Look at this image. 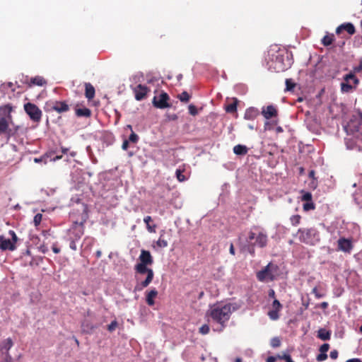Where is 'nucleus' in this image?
Masks as SVG:
<instances>
[{
	"label": "nucleus",
	"mask_w": 362,
	"mask_h": 362,
	"mask_svg": "<svg viewBox=\"0 0 362 362\" xmlns=\"http://www.w3.org/2000/svg\"><path fill=\"white\" fill-rule=\"evenodd\" d=\"M233 310L232 309V304H214L211 306L206 313L213 322L218 324L220 328L216 330L221 332L226 327L227 322L229 320Z\"/></svg>",
	"instance_id": "f257e3e1"
},
{
	"label": "nucleus",
	"mask_w": 362,
	"mask_h": 362,
	"mask_svg": "<svg viewBox=\"0 0 362 362\" xmlns=\"http://www.w3.org/2000/svg\"><path fill=\"white\" fill-rule=\"evenodd\" d=\"M267 235L262 231H259L257 233L253 231H250L247 238V251L252 255H255V247H264L267 245Z\"/></svg>",
	"instance_id": "f03ea898"
},
{
	"label": "nucleus",
	"mask_w": 362,
	"mask_h": 362,
	"mask_svg": "<svg viewBox=\"0 0 362 362\" xmlns=\"http://www.w3.org/2000/svg\"><path fill=\"white\" fill-rule=\"evenodd\" d=\"M148 264L138 263L135 265L134 269L136 273L140 274H147L146 279L140 283H138L134 287V291H141L144 288H146L153 281L154 273L153 269L147 267Z\"/></svg>",
	"instance_id": "7ed1b4c3"
},
{
	"label": "nucleus",
	"mask_w": 362,
	"mask_h": 362,
	"mask_svg": "<svg viewBox=\"0 0 362 362\" xmlns=\"http://www.w3.org/2000/svg\"><path fill=\"white\" fill-rule=\"evenodd\" d=\"M297 234L299 240L308 245H314L320 241L319 233L315 228H299Z\"/></svg>",
	"instance_id": "20e7f679"
},
{
	"label": "nucleus",
	"mask_w": 362,
	"mask_h": 362,
	"mask_svg": "<svg viewBox=\"0 0 362 362\" xmlns=\"http://www.w3.org/2000/svg\"><path fill=\"white\" fill-rule=\"evenodd\" d=\"M278 267L272 263H269L262 270L257 273V279L262 282L272 281L275 279Z\"/></svg>",
	"instance_id": "39448f33"
},
{
	"label": "nucleus",
	"mask_w": 362,
	"mask_h": 362,
	"mask_svg": "<svg viewBox=\"0 0 362 362\" xmlns=\"http://www.w3.org/2000/svg\"><path fill=\"white\" fill-rule=\"evenodd\" d=\"M8 234L11 239L6 238L4 235H0V250L2 251H13L16 249V243L18 238L16 233L10 230Z\"/></svg>",
	"instance_id": "423d86ee"
},
{
	"label": "nucleus",
	"mask_w": 362,
	"mask_h": 362,
	"mask_svg": "<svg viewBox=\"0 0 362 362\" xmlns=\"http://www.w3.org/2000/svg\"><path fill=\"white\" fill-rule=\"evenodd\" d=\"M343 79L344 82L341 83V90L343 93L351 92L359 83L358 78L352 73L344 75Z\"/></svg>",
	"instance_id": "0eeeda50"
},
{
	"label": "nucleus",
	"mask_w": 362,
	"mask_h": 362,
	"mask_svg": "<svg viewBox=\"0 0 362 362\" xmlns=\"http://www.w3.org/2000/svg\"><path fill=\"white\" fill-rule=\"evenodd\" d=\"M45 110L47 112L55 111L62 114L68 112L70 107L66 101L50 100L46 103Z\"/></svg>",
	"instance_id": "6e6552de"
},
{
	"label": "nucleus",
	"mask_w": 362,
	"mask_h": 362,
	"mask_svg": "<svg viewBox=\"0 0 362 362\" xmlns=\"http://www.w3.org/2000/svg\"><path fill=\"white\" fill-rule=\"evenodd\" d=\"M24 110L33 122H38L42 118L41 110L34 103H27L24 105Z\"/></svg>",
	"instance_id": "1a4fd4ad"
},
{
	"label": "nucleus",
	"mask_w": 362,
	"mask_h": 362,
	"mask_svg": "<svg viewBox=\"0 0 362 362\" xmlns=\"http://www.w3.org/2000/svg\"><path fill=\"white\" fill-rule=\"evenodd\" d=\"M170 97L165 92H162L158 96H154L152 103L154 107L159 109H165L170 107L168 103Z\"/></svg>",
	"instance_id": "9d476101"
},
{
	"label": "nucleus",
	"mask_w": 362,
	"mask_h": 362,
	"mask_svg": "<svg viewBox=\"0 0 362 362\" xmlns=\"http://www.w3.org/2000/svg\"><path fill=\"white\" fill-rule=\"evenodd\" d=\"M290 65L288 60L286 63L284 62V55L279 54L276 56L275 59L272 62L271 68L274 69L276 72H282L286 70Z\"/></svg>",
	"instance_id": "9b49d317"
},
{
	"label": "nucleus",
	"mask_w": 362,
	"mask_h": 362,
	"mask_svg": "<svg viewBox=\"0 0 362 362\" xmlns=\"http://www.w3.org/2000/svg\"><path fill=\"white\" fill-rule=\"evenodd\" d=\"M85 220L81 222H74L72 226L69 228V231L70 236L76 240H79L84 234V223Z\"/></svg>",
	"instance_id": "f8f14e48"
},
{
	"label": "nucleus",
	"mask_w": 362,
	"mask_h": 362,
	"mask_svg": "<svg viewBox=\"0 0 362 362\" xmlns=\"http://www.w3.org/2000/svg\"><path fill=\"white\" fill-rule=\"evenodd\" d=\"M150 91L151 90L148 86L142 84H139L133 88L134 98L138 101L144 100Z\"/></svg>",
	"instance_id": "ddd939ff"
},
{
	"label": "nucleus",
	"mask_w": 362,
	"mask_h": 362,
	"mask_svg": "<svg viewBox=\"0 0 362 362\" xmlns=\"http://www.w3.org/2000/svg\"><path fill=\"white\" fill-rule=\"evenodd\" d=\"M282 305L277 299H274L272 305V310L268 312V316L272 320H276L279 318V313L282 309Z\"/></svg>",
	"instance_id": "4468645a"
},
{
	"label": "nucleus",
	"mask_w": 362,
	"mask_h": 362,
	"mask_svg": "<svg viewBox=\"0 0 362 362\" xmlns=\"http://www.w3.org/2000/svg\"><path fill=\"white\" fill-rule=\"evenodd\" d=\"M23 83L27 84L30 88L33 86H44L47 85V81L40 76H37L30 78H29L28 76H25Z\"/></svg>",
	"instance_id": "2eb2a0df"
},
{
	"label": "nucleus",
	"mask_w": 362,
	"mask_h": 362,
	"mask_svg": "<svg viewBox=\"0 0 362 362\" xmlns=\"http://www.w3.org/2000/svg\"><path fill=\"white\" fill-rule=\"evenodd\" d=\"M338 250L344 252L350 253L353 248V244L350 239L340 238L337 241Z\"/></svg>",
	"instance_id": "dca6fc26"
},
{
	"label": "nucleus",
	"mask_w": 362,
	"mask_h": 362,
	"mask_svg": "<svg viewBox=\"0 0 362 362\" xmlns=\"http://www.w3.org/2000/svg\"><path fill=\"white\" fill-rule=\"evenodd\" d=\"M13 111V106L11 104H6L0 107V117L5 118L8 122H11V112Z\"/></svg>",
	"instance_id": "f3484780"
},
{
	"label": "nucleus",
	"mask_w": 362,
	"mask_h": 362,
	"mask_svg": "<svg viewBox=\"0 0 362 362\" xmlns=\"http://www.w3.org/2000/svg\"><path fill=\"white\" fill-rule=\"evenodd\" d=\"M343 30L346 31L350 35L356 33L355 27L351 23H344L339 25L336 28V33L340 35Z\"/></svg>",
	"instance_id": "a211bd4d"
},
{
	"label": "nucleus",
	"mask_w": 362,
	"mask_h": 362,
	"mask_svg": "<svg viewBox=\"0 0 362 362\" xmlns=\"http://www.w3.org/2000/svg\"><path fill=\"white\" fill-rule=\"evenodd\" d=\"M262 114L264 118L269 119L277 116V110L273 105H268L266 107H263Z\"/></svg>",
	"instance_id": "6ab92c4d"
},
{
	"label": "nucleus",
	"mask_w": 362,
	"mask_h": 362,
	"mask_svg": "<svg viewBox=\"0 0 362 362\" xmlns=\"http://www.w3.org/2000/svg\"><path fill=\"white\" fill-rule=\"evenodd\" d=\"M139 263L151 265L153 262V257L149 251L142 250L139 256Z\"/></svg>",
	"instance_id": "aec40b11"
},
{
	"label": "nucleus",
	"mask_w": 362,
	"mask_h": 362,
	"mask_svg": "<svg viewBox=\"0 0 362 362\" xmlns=\"http://www.w3.org/2000/svg\"><path fill=\"white\" fill-rule=\"evenodd\" d=\"M259 115V112L256 107H249L245 110L244 118L247 120H254Z\"/></svg>",
	"instance_id": "412c9836"
},
{
	"label": "nucleus",
	"mask_w": 362,
	"mask_h": 362,
	"mask_svg": "<svg viewBox=\"0 0 362 362\" xmlns=\"http://www.w3.org/2000/svg\"><path fill=\"white\" fill-rule=\"evenodd\" d=\"M76 115L78 117H90L91 116V110L87 107H80L77 104L75 107Z\"/></svg>",
	"instance_id": "4be33fe9"
},
{
	"label": "nucleus",
	"mask_w": 362,
	"mask_h": 362,
	"mask_svg": "<svg viewBox=\"0 0 362 362\" xmlns=\"http://www.w3.org/2000/svg\"><path fill=\"white\" fill-rule=\"evenodd\" d=\"M13 345V342L11 338H8L3 341L0 344V351L2 354V356L4 355L5 353H9V350Z\"/></svg>",
	"instance_id": "5701e85b"
},
{
	"label": "nucleus",
	"mask_w": 362,
	"mask_h": 362,
	"mask_svg": "<svg viewBox=\"0 0 362 362\" xmlns=\"http://www.w3.org/2000/svg\"><path fill=\"white\" fill-rule=\"evenodd\" d=\"M158 296V291L156 288H153L146 293V301L149 306L155 304L154 298Z\"/></svg>",
	"instance_id": "b1692460"
},
{
	"label": "nucleus",
	"mask_w": 362,
	"mask_h": 362,
	"mask_svg": "<svg viewBox=\"0 0 362 362\" xmlns=\"http://www.w3.org/2000/svg\"><path fill=\"white\" fill-rule=\"evenodd\" d=\"M95 88L90 83H85V96L88 100H90L95 97Z\"/></svg>",
	"instance_id": "393cba45"
},
{
	"label": "nucleus",
	"mask_w": 362,
	"mask_h": 362,
	"mask_svg": "<svg viewBox=\"0 0 362 362\" xmlns=\"http://www.w3.org/2000/svg\"><path fill=\"white\" fill-rule=\"evenodd\" d=\"M247 152L248 148L246 146L238 144L233 147V153L238 156H245Z\"/></svg>",
	"instance_id": "a878e982"
},
{
	"label": "nucleus",
	"mask_w": 362,
	"mask_h": 362,
	"mask_svg": "<svg viewBox=\"0 0 362 362\" xmlns=\"http://www.w3.org/2000/svg\"><path fill=\"white\" fill-rule=\"evenodd\" d=\"M317 337L324 341L329 340L331 338V332L325 328H320L317 331Z\"/></svg>",
	"instance_id": "bb28decb"
},
{
	"label": "nucleus",
	"mask_w": 362,
	"mask_h": 362,
	"mask_svg": "<svg viewBox=\"0 0 362 362\" xmlns=\"http://www.w3.org/2000/svg\"><path fill=\"white\" fill-rule=\"evenodd\" d=\"M144 221L146 225V229L149 233H156V229L157 226L156 224H151L150 223L153 221L151 216H147L144 217Z\"/></svg>",
	"instance_id": "cd10ccee"
},
{
	"label": "nucleus",
	"mask_w": 362,
	"mask_h": 362,
	"mask_svg": "<svg viewBox=\"0 0 362 362\" xmlns=\"http://www.w3.org/2000/svg\"><path fill=\"white\" fill-rule=\"evenodd\" d=\"M238 100L237 98H234L233 103L227 105L225 107V110L228 113H234L237 111V106H238Z\"/></svg>",
	"instance_id": "c85d7f7f"
},
{
	"label": "nucleus",
	"mask_w": 362,
	"mask_h": 362,
	"mask_svg": "<svg viewBox=\"0 0 362 362\" xmlns=\"http://www.w3.org/2000/svg\"><path fill=\"white\" fill-rule=\"evenodd\" d=\"M334 40L335 39H334V34L326 35L322 39V44L324 46L327 47V46L331 45L333 43V42L334 41Z\"/></svg>",
	"instance_id": "c756f323"
},
{
	"label": "nucleus",
	"mask_w": 362,
	"mask_h": 362,
	"mask_svg": "<svg viewBox=\"0 0 362 362\" xmlns=\"http://www.w3.org/2000/svg\"><path fill=\"white\" fill-rule=\"evenodd\" d=\"M8 129V122L5 118L0 119V134L6 133Z\"/></svg>",
	"instance_id": "7c9ffc66"
},
{
	"label": "nucleus",
	"mask_w": 362,
	"mask_h": 362,
	"mask_svg": "<svg viewBox=\"0 0 362 362\" xmlns=\"http://www.w3.org/2000/svg\"><path fill=\"white\" fill-rule=\"evenodd\" d=\"M157 247L160 248L166 247L168 245V241L163 238V235L160 234L158 240L156 243Z\"/></svg>",
	"instance_id": "2f4dec72"
},
{
	"label": "nucleus",
	"mask_w": 362,
	"mask_h": 362,
	"mask_svg": "<svg viewBox=\"0 0 362 362\" xmlns=\"http://www.w3.org/2000/svg\"><path fill=\"white\" fill-rule=\"evenodd\" d=\"M296 83L291 78L286 79V91H293L296 87Z\"/></svg>",
	"instance_id": "473e14b6"
},
{
	"label": "nucleus",
	"mask_w": 362,
	"mask_h": 362,
	"mask_svg": "<svg viewBox=\"0 0 362 362\" xmlns=\"http://www.w3.org/2000/svg\"><path fill=\"white\" fill-rule=\"evenodd\" d=\"M178 99L182 103L189 102L191 96L187 91H183L181 94L178 95Z\"/></svg>",
	"instance_id": "72a5a7b5"
},
{
	"label": "nucleus",
	"mask_w": 362,
	"mask_h": 362,
	"mask_svg": "<svg viewBox=\"0 0 362 362\" xmlns=\"http://www.w3.org/2000/svg\"><path fill=\"white\" fill-rule=\"evenodd\" d=\"M301 216L300 215H293L291 216L290 221L292 226H296L300 223Z\"/></svg>",
	"instance_id": "f704fd0d"
},
{
	"label": "nucleus",
	"mask_w": 362,
	"mask_h": 362,
	"mask_svg": "<svg viewBox=\"0 0 362 362\" xmlns=\"http://www.w3.org/2000/svg\"><path fill=\"white\" fill-rule=\"evenodd\" d=\"M303 209L305 211H308L315 209V205L313 202H308L303 204Z\"/></svg>",
	"instance_id": "c9c22d12"
},
{
	"label": "nucleus",
	"mask_w": 362,
	"mask_h": 362,
	"mask_svg": "<svg viewBox=\"0 0 362 362\" xmlns=\"http://www.w3.org/2000/svg\"><path fill=\"white\" fill-rule=\"evenodd\" d=\"M270 345L274 348L280 346V345H281L280 339L277 337L272 338L271 339Z\"/></svg>",
	"instance_id": "e433bc0d"
},
{
	"label": "nucleus",
	"mask_w": 362,
	"mask_h": 362,
	"mask_svg": "<svg viewBox=\"0 0 362 362\" xmlns=\"http://www.w3.org/2000/svg\"><path fill=\"white\" fill-rule=\"evenodd\" d=\"M209 331H210V328H209V326L206 324L205 325H203L200 328H199V333L202 334H207L209 333Z\"/></svg>",
	"instance_id": "4c0bfd02"
},
{
	"label": "nucleus",
	"mask_w": 362,
	"mask_h": 362,
	"mask_svg": "<svg viewBox=\"0 0 362 362\" xmlns=\"http://www.w3.org/2000/svg\"><path fill=\"white\" fill-rule=\"evenodd\" d=\"M127 140L129 142L136 144L139 141V136L136 133H134L133 131H132V133L129 136V139H127Z\"/></svg>",
	"instance_id": "58836bf2"
},
{
	"label": "nucleus",
	"mask_w": 362,
	"mask_h": 362,
	"mask_svg": "<svg viewBox=\"0 0 362 362\" xmlns=\"http://www.w3.org/2000/svg\"><path fill=\"white\" fill-rule=\"evenodd\" d=\"M42 215L40 213L37 214L34 216L33 223L35 226H38L40 224V223L42 221Z\"/></svg>",
	"instance_id": "ea45409f"
},
{
	"label": "nucleus",
	"mask_w": 362,
	"mask_h": 362,
	"mask_svg": "<svg viewBox=\"0 0 362 362\" xmlns=\"http://www.w3.org/2000/svg\"><path fill=\"white\" fill-rule=\"evenodd\" d=\"M183 172L181 170H177L175 172L176 177L180 182H183L186 180L185 176L182 173Z\"/></svg>",
	"instance_id": "a19ab883"
},
{
	"label": "nucleus",
	"mask_w": 362,
	"mask_h": 362,
	"mask_svg": "<svg viewBox=\"0 0 362 362\" xmlns=\"http://www.w3.org/2000/svg\"><path fill=\"white\" fill-rule=\"evenodd\" d=\"M302 200L306 202H313L312 200V194L309 192H305L303 193L302 196Z\"/></svg>",
	"instance_id": "79ce46f5"
},
{
	"label": "nucleus",
	"mask_w": 362,
	"mask_h": 362,
	"mask_svg": "<svg viewBox=\"0 0 362 362\" xmlns=\"http://www.w3.org/2000/svg\"><path fill=\"white\" fill-rule=\"evenodd\" d=\"M188 110H189V113L191 115L195 116V115H197L198 114V111H197V107H195V105H194L192 104L189 105Z\"/></svg>",
	"instance_id": "37998d69"
},
{
	"label": "nucleus",
	"mask_w": 362,
	"mask_h": 362,
	"mask_svg": "<svg viewBox=\"0 0 362 362\" xmlns=\"http://www.w3.org/2000/svg\"><path fill=\"white\" fill-rule=\"evenodd\" d=\"M118 325V323L116 320L112 321L108 326H107V330L110 332H112L115 330Z\"/></svg>",
	"instance_id": "c03bdc74"
},
{
	"label": "nucleus",
	"mask_w": 362,
	"mask_h": 362,
	"mask_svg": "<svg viewBox=\"0 0 362 362\" xmlns=\"http://www.w3.org/2000/svg\"><path fill=\"white\" fill-rule=\"evenodd\" d=\"M70 240H71V241H70L69 247L72 250L76 251L77 250L76 241H77L78 240L73 238L72 236H70Z\"/></svg>",
	"instance_id": "a18cd8bd"
},
{
	"label": "nucleus",
	"mask_w": 362,
	"mask_h": 362,
	"mask_svg": "<svg viewBox=\"0 0 362 362\" xmlns=\"http://www.w3.org/2000/svg\"><path fill=\"white\" fill-rule=\"evenodd\" d=\"M327 358V354L326 353L320 352V354L317 356V360L318 361H322Z\"/></svg>",
	"instance_id": "49530a36"
},
{
	"label": "nucleus",
	"mask_w": 362,
	"mask_h": 362,
	"mask_svg": "<svg viewBox=\"0 0 362 362\" xmlns=\"http://www.w3.org/2000/svg\"><path fill=\"white\" fill-rule=\"evenodd\" d=\"M329 349V344H323L320 348V352H322V353H326L328 351Z\"/></svg>",
	"instance_id": "de8ad7c7"
},
{
	"label": "nucleus",
	"mask_w": 362,
	"mask_h": 362,
	"mask_svg": "<svg viewBox=\"0 0 362 362\" xmlns=\"http://www.w3.org/2000/svg\"><path fill=\"white\" fill-rule=\"evenodd\" d=\"M4 362H13L12 357L9 353H5L4 356Z\"/></svg>",
	"instance_id": "09e8293b"
},
{
	"label": "nucleus",
	"mask_w": 362,
	"mask_h": 362,
	"mask_svg": "<svg viewBox=\"0 0 362 362\" xmlns=\"http://www.w3.org/2000/svg\"><path fill=\"white\" fill-rule=\"evenodd\" d=\"M338 355H339V353L337 351V350L334 349V350H332V351H330L329 353V356L333 360H335L338 357Z\"/></svg>",
	"instance_id": "8fccbe9b"
},
{
	"label": "nucleus",
	"mask_w": 362,
	"mask_h": 362,
	"mask_svg": "<svg viewBox=\"0 0 362 362\" xmlns=\"http://www.w3.org/2000/svg\"><path fill=\"white\" fill-rule=\"evenodd\" d=\"M355 72H361L362 71V58L360 59L358 66L354 67Z\"/></svg>",
	"instance_id": "3c124183"
},
{
	"label": "nucleus",
	"mask_w": 362,
	"mask_h": 362,
	"mask_svg": "<svg viewBox=\"0 0 362 362\" xmlns=\"http://www.w3.org/2000/svg\"><path fill=\"white\" fill-rule=\"evenodd\" d=\"M129 141L127 139H125L122 145V148L124 151L127 150L129 148Z\"/></svg>",
	"instance_id": "603ef678"
},
{
	"label": "nucleus",
	"mask_w": 362,
	"mask_h": 362,
	"mask_svg": "<svg viewBox=\"0 0 362 362\" xmlns=\"http://www.w3.org/2000/svg\"><path fill=\"white\" fill-rule=\"evenodd\" d=\"M52 250L55 254H58L60 252V248L57 247V244H53L52 246Z\"/></svg>",
	"instance_id": "864d4df0"
},
{
	"label": "nucleus",
	"mask_w": 362,
	"mask_h": 362,
	"mask_svg": "<svg viewBox=\"0 0 362 362\" xmlns=\"http://www.w3.org/2000/svg\"><path fill=\"white\" fill-rule=\"evenodd\" d=\"M282 358L286 361V362H293L291 356L288 354H284Z\"/></svg>",
	"instance_id": "5fc2aeb1"
},
{
	"label": "nucleus",
	"mask_w": 362,
	"mask_h": 362,
	"mask_svg": "<svg viewBox=\"0 0 362 362\" xmlns=\"http://www.w3.org/2000/svg\"><path fill=\"white\" fill-rule=\"evenodd\" d=\"M313 293H314V294H315V297H316L317 298H322V297L323 296V295H322V294H320V293H319L317 292V288H316V287H315V288H314L313 289Z\"/></svg>",
	"instance_id": "6e6d98bb"
},
{
	"label": "nucleus",
	"mask_w": 362,
	"mask_h": 362,
	"mask_svg": "<svg viewBox=\"0 0 362 362\" xmlns=\"http://www.w3.org/2000/svg\"><path fill=\"white\" fill-rule=\"evenodd\" d=\"M269 297V298H274L275 299V291L273 290V289H270L269 291V294H268Z\"/></svg>",
	"instance_id": "4d7b16f0"
},
{
	"label": "nucleus",
	"mask_w": 362,
	"mask_h": 362,
	"mask_svg": "<svg viewBox=\"0 0 362 362\" xmlns=\"http://www.w3.org/2000/svg\"><path fill=\"white\" fill-rule=\"evenodd\" d=\"M276 357L275 356H269L267 360H266V362H276Z\"/></svg>",
	"instance_id": "13d9d810"
},
{
	"label": "nucleus",
	"mask_w": 362,
	"mask_h": 362,
	"mask_svg": "<svg viewBox=\"0 0 362 362\" xmlns=\"http://www.w3.org/2000/svg\"><path fill=\"white\" fill-rule=\"evenodd\" d=\"M229 252L232 255H235V248L233 243L230 245Z\"/></svg>",
	"instance_id": "bf43d9fd"
},
{
	"label": "nucleus",
	"mask_w": 362,
	"mask_h": 362,
	"mask_svg": "<svg viewBox=\"0 0 362 362\" xmlns=\"http://www.w3.org/2000/svg\"><path fill=\"white\" fill-rule=\"evenodd\" d=\"M328 303L327 302H322L320 304V308L322 309H327L328 308Z\"/></svg>",
	"instance_id": "052dcab7"
},
{
	"label": "nucleus",
	"mask_w": 362,
	"mask_h": 362,
	"mask_svg": "<svg viewBox=\"0 0 362 362\" xmlns=\"http://www.w3.org/2000/svg\"><path fill=\"white\" fill-rule=\"evenodd\" d=\"M346 362H362V361L358 358H352V359H349V360L346 361Z\"/></svg>",
	"instance_id": "680f3d73"
},
{
	"label": "nucleus",
	"mask_w": 362,
	"mask_h": 362,
	"mask_svg": "<svg viewBox=\"0 0 362 362\" xmlns=\"http://www.w3.org/2000/svg\"><path fill=\"white\" fill-rule=\"evenodd\" d=\"M177 119V116L175 114L170 116V119H172V120H176Z\"/></svg>",
	"instance_id": "e2e57ef3"
},
{
	"label": "nucleus",
	"mask_w": 362,
	"mask_h": 362,
	"mask_svg": "<svg viewBox=\"0 0 362 362\" xmlns=\"http://www.w3.org/2000/svg\"><path fill=\"white\" fill-rule=\"evenodd\" d=\"M276 131H277L278 132H283V129H282V128H281V127H278L276 128Z\"/></svg>",
	"instance_id": "0e129e2a"
},
{
	"label": "nucleus",
	"mask_w": 362,
	"mask_h": 362,
	"mask_svg": "<svg viewBox=\"0 0 362 362\" xmlns=\"http://www.w3.org/2000/svg\"><path fill=\"white\" fill-rule=\"evenodd\" d=\"M41 160H42V159H41V158H35L34 159V161H35V163H39V162H40Z\"/></svg>",
	"instance_id": "69168bd1"
},
{
	"label": "nucleus",
	"mask_w": 362,
	"mask_h": 362,
	"mask_svg": "<svg viewBox=\"0 0 362 362\" xmlns=\"http://www.w3.org/2000/svg\"><path fill=\"white\" fill-rule=\"evenodd\" d=\"M62 156H57L54 158V160L61 159V158H62Z\"/></svg>",
	"instance_id": "338daca9"
},
{
	"label": "nucleus",
	"mask_w": 362,
	"mask_h": 362,
	"mask_svg": "<svg viewBox=\"0 0 362 362\" xmlns=\"http://www.w3.org/2000/svg\"><path fill=\"white\" fill-rule=\"evenodd\" d=\"M96 255H97L98 257H100L101 256V252L100 251H97Z\"/></svg>",
	"instance_id": "774afa93"
}]
</instances>
